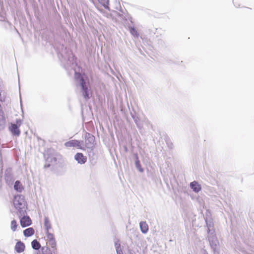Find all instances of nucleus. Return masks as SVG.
<instances>
[{"instance_id":"6e6552de","label":"nucleus","mask_w":254,"mask_h":254,"mask_svg":"<svg viewBox=\"0 0 254 254\" xmlns=\"http://www.w3.org/2000/svg\"><path fill=\"white\" fill-rule=\"evenodd\" d=\"M14 249L17 253H21L25 251V245L23 242L18 241L15 244Z\"/></svg>"},{"instance_id":"dca6fc26","label":"nucleus","mask_w":254,"mask_h":254,"mask_svg":"<svg viewBox=\"0 0 254 254\" xmlns=\"http://www.w3.org/2000/svg\"><path fill=\"white\" fill-rule=\"evenodd\" d=\"M5 123V118L3 112H0V127H2Z\"/></svg>"},{"instance_id":"f3484780","label":"nucleus","mask_w":254,"mask_h":254,"mask_svg":"<svg viewBox=\"0 0 254 254\" xmlns=\"http://www.w3.org/2000/svg\"><path fill=\"white\" fill-rule=\"evenodd\" d=\"M80 83H81V88L82 89V91L88 90V87L86 85L85 80H84L83 77H81V78H80Z\"/></svg>"},{"instance_id":"f257e3e1","label":"nucleus","mask_w":254,"mask_h":254,"mask_svg":"<svg viewBox=\"0 0 254 254\" xmlns=\"http://www.w3.org/2000/svg\"><path fill=\"white\" fill-rule=\"evenodd\" d=\"M13 204L18 210L17 215H22L26 213L27 204L24 196L22 195H16L14 196Z\"/></svg>"},{"instance_id":"b1692460","label":"nucleus","mask_w":254,"mask_h":254,"mask_svg":"<svg viewBox=\"0 0 254 254\" xmlns=\"http://www.w3.org/2000/svg\"><path fill=\"white\" fill-rule=\"evenodd\" d=\"M137 167L138 168L139 167H140V165L139 164V161L136 162V163Z\"/></svg>"},{"instance_id":"f03ea898","label":"nucleus","mask_w":254,"mask_h":254,"mask_svg":"<svg viewBox=\"0 0 254 254\" xmlns=\"http://www.w3.org/2000/svg\"><path fill=\"white\" fill-rule=\"evenodd\" d=\"M46 246L53 248V251H58L57 244L54 234L46 232Z\"/></svg>"},{"instance_id":"5701e85b","label":"nucleus","mask_w":254,"mask_h":254,"mask_svg":"<svg viewBox=\"0 0 254 254\" xmlns=\"http://www.w3.org/2000/svg\"><path fill=\"white\" fill-rule=\"evenodd\" d=\"M82 95L86 100L89 99L88 90L82 91Z\"/></svg>"},{"instance_id":"0eeeda50","label":"nucleus","mask_w":254,"mask_h":254,"mask_svg":"<svg viewBox=\"0 0 254 254\" xmlns=\"http://www.w3.org/2000/svg\"><path fill=\"white\" fill-rule=\"evenodd\" d=\"M20 225L22 227L29 226L32 224V220L28 216H23L20 220Z\"/></svg>"},{"instance_id":"f8f14e48","label":"nucleus","mask_w":254,"mask_h":254,"mask_svg":"<svg viewBox=\"0 0 254 254\" xmlns=\"http://www.w3.org/2000/svg\"><path fill=\"white\" fill-rule=\"evenodd\" d=\"M35 231L32 227L28 228L23 231V234L24 236L26 237H30L34 235Z\"/></svg>"},{"instance_id":"6ab92c4d","label":"nucleus","mask_w":254,"mask_h":254,"mask_svg":"<svg viewBox=\"0 0 254 254\" xmlns=\"http://www.w3.org/2000/svg\"><path fill=\"white\" fill-rule=\"evenodd\" d=\"M6 93L3 91H1L0 92V101L1 102L4 101L6 99Z\"/></svg>"},{"instance_id":"9b49d317","label":"nucleus","mask_w":254,"mask_h":254,"mask_svg":"<svg viewBox=\"0 0 254 254\" xmlns=\"http://www.w3.org/2000/svg\"><path fill=\"white\" fill-rule=\"evenodd\" d=\"M44 225L46 229V232H50V230L52 229V225L48 217H44Z\"/></svg>"},{"instance_id":"2eb2a0df","label":"nucleus","mask_w":254,"mask_h":254,"mask_svg":"<svg viewBox=\"0 0 254 254\" xmlns=\"http://www.w3.org/2000/svg\"><path fill=\"white\" fill-rule=\"evenodd\" d=\"M31 246L33 249L38 250L41 248V244L37 240H34L31 242Z\"/></svg>"},{"instance_id":"4be33fe9","label":"nucleus","mask_w":254,"mask_h":254,"mask_svg":"<svg viewBox=\"0 0 254 254\" xmlns=\"http://www.w3.org/2000/svg\"><path fill=\"white\" fill-rule=\"evenodd\" d=\"M251 11H252L251 8H249V7H246L243 10V13L245 15H249L251 13Z\"/></svg>"},{"instance_id":"a211bd4d","label":"nucleus","mask_w":254,"mask_h":254,"mask_svg":"<svg viewBox=\"0 0 254 254\" xmlns=\"http://www.w3.org/2000/svg\"><path fill=\"white\" fill-rule=\"evenodd\" d=\"M17 226H18V225L17 224L16 220H13L11 222L10 227H11V229L12 230V231H13V232L15 231L17 229Z\"/></svg>"},{"instance_id":"20e7f679","label":"nucleus","mask_w":254,"mask_h":254,"mask_svg":"<svg viewBox=\"0 0 254 254\" xmlns=\"http://www.w3.org/2000/svg\"><path fill=\"white\" fill-rule=\"evenodd\" d=\"M95 137L89 133H86L85 139V146L86 148H92L94 146Z\"/></svg>"},{"instance_id":"39448f33","label":"nucleus","mask_w":254,"mask_h":254,"mask_svg":"<svg viewBox=\"0 0 254 254\" xmlns=\"http://www.w3.org/2000/svg\"><path fill=\"white\" fill-rule=\"evenodd\" d=\"M57 251H53V248L46 246L41 247L40 251L37 254H57Z\"/></svg>"},{"instance_id":"aec40b11","label":"nucleus","mask_w":254,"mask_h":254,"mask_svg":"<svg viewBox=\"0 0 254 254\" xmlns=\"http://www.w3.org/2000/svg\"><path fill=\"white\" fill-rule=\"evenodd\" d=\"M115 247L117 254H123V252L120 247V244L118 243H116Z\"/></svg>"},{"instance_id":"4468645a","label":"nucleus","mask_w":254,"mask_h":254,"mask_svg":"<svg viewBox=\"0 0 254 254\" xmlns=\"http://www.w3.org/2000/svg\"><path fill=\"white\" fill-rule=\"evenodd\" d=\"M14 189L19 192H21L23 190V187L19 181H16L14 186Z\"/></svg>"},{"instance_id":"412c9836","label":"nucleus","mask_w":254,"mask_h":254,"mask_svg":"<svg viewBox=\"0 0 254 254\" xmlns=\"http://www.w3.org/2000/svg\"><path fill=\"white\" fill-rule=\"evenodd\" d=\"M129 31L130 32V33L133 35V36H135L136 37L138 36V34L137 32V31L135 30V29L134 28H130V29H129Z\"/></svg>"},{"instance_id":"1a4fd4ad","label":"nucleus","mask_w":254,"mask_h":254,"mask_svg":"<svg viewBox=\"0 0 254 254\" xmlns=\"http://www.w3.org/2000/svg\"><path fill=\"white\" fill-rule=\"evenodd\" d=\"M75 159L80 164H84L86 162L87 157L81 153H77L75 155Z\"/></svg>"},{"instance_id":"423d86ee","label":"nucleus","mask_w":254,"mask_h":254,"mask_svg":"<svg viewBox=\"0 0 254 254\" xmlns=\"http://www.w3.org/2000/svg\"><path fill=\"white\" fill-rule=\"evenodd\" d=\"M65 146L67 147H73L83 149L81 142L77 140H71L65 143Z\"/></svg>"},{"instance_id":"9d476101","label":"nucleus","mask_w":254,"mask_h":254,"mask_svg":"<svg viewBox=\"0 0 254 254\" xmlns=\"http://www.w3.org/2000/svg\"><path fill=\"white\" fill-rule=\"evenodd\" d=\"M190 187L193 191L195 192H198L201 190V186L195 181L190 183Z\"/></svg>"},{"instance_id":"ddd939ff","label":"nucleus","mask_w":254,"mask_h":254,"mask_svg":"<svg viewBox=\"0 0 254 254\" xmlns=\"http://www.w3.org/2000/svg\"><path fill=\"white\" fill-rule=\"evenodd\" d=\"M139 226L141 231L143 233H146L148 231V226L145 222H141L139 224Z\"/></svg>"},{"instance_id":"7ed1b4c3","label":"nucleus","mask_w":254,"mask_h":254,"mask_svg":"<svg viewBox=\"0 0 254 254\" xmlns=\"http://www.w3.org/2000/svg\"><path fill=\"white\" fill-rule=\"evenodd\" d=\"M22 121L20 119L16 120V123H11L9 127V130L11 133L15 136H18L20 134V130L19 127L22 125Z\"/></svg>"}]
</instances>
